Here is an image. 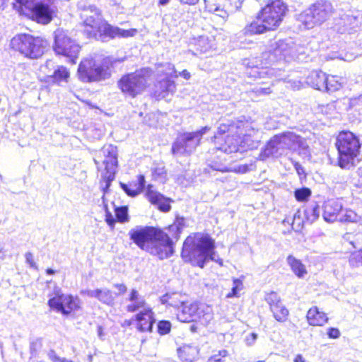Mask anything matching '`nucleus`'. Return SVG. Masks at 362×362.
Returning a JSON list of instances; mask_svg holds the SVG:
<instances>
[{"mask_svg":"<svg viewBox=\"0 0 362 362\" xmlns=\"http://www.w3.org/2000/svg\"><path fill=\"white\" fill-rule=\"evenodd\" d=\"M129 236L140 249L163 259L173 252V242L169 235L159 228L137 226L129 231Z\"/></svg>","mask_w":362,"mask_h":362,"instance_id":"1","label":"nucleus"},{"mask_svg":"<svg viewBox=\"0 0 362 362\" xmlns=\"http://www.w3.org/2000/svg\"><path fill=\"white\" fill-rule=\"evenodd\" d=\"M181 257L185 262L204 268L209 260L223 264L221 259H216L215 242L209 234L194 233L185 240Z\"/></svg>","mask_w":362,"mask_h":362,"instance_id":"2","label":"nucleus"},{"mask_svg":"<svg viewBox=\"0 0 362 362\" xmlns=\"http://www.w3.org/2000/svg\"><path fill=\"white\" fill-rule=\"evenodd\" d=\"M287 11L282 0H270L257 13V21L245 27L244 34L252 35L276 30L282 23Z\"/></svg>","mask_w":362,"mask_h":362,"instance_id":"3","label":"nucleus"},{"mask_svg":"<svg viewBox=\"0 0 362 362\" xmlns=\"http://www.w3.org/2000/svg\"><path fill=\"white\" fill-rule=\"evenodd\" d=\"M338 165L342 169H349L359 153L361 144L358 137L349 131L341 132L337 137Z\"/></svg>","mask_w":362,"mask_h":362,"instance_id":"4","label":"nucleus"},{"mask_svg":"<svg viewBox=\"0 0 362 362\" xmlns=\"http://www.w3.org/2000/svg\"><path fill=\"white\" fill-rule=\"evenodd\" d=\"M13 49L18 51L29 59H38L42 57L47 47V42L40 37L29 34H20L11 41Z\"/></svg>","mask_w":362,"mask_h":362,"instance_id":"5","label":"nucleus"},{"mask_svg":"<svg viewBox=\"0 0 362 362\" xmlns=\"http://www.w3.org/2000/svg\"><path fill=\"white\" fill-rule=\"evenodd\" d=\"M298 136L291 132L274 135L261 150L259 159L265 160L270 157L277 158L282 155L286 149L293 151Z\"/></svg>","mask_w":362,"mask_h":362,"instance_id":"6","label":"nucleus"},{"mask_svg":"<svg viewBox=\"0 0 362 362\" xmlns=\"http://www.w3.org/2000/svg\"><path fill=\"white\" fill-rule=\"evenodd\" d=\"M150 74L151 70L148 68L125 74L118 81V88L126 96L134 98L146 88Z\"/></svg>","mask_w":362,"mask_h":362,"instance_id":"7","label":"nucleus"},{"mask_svg":"<svg viewBox=\"0 0 362 362\" xmlns=\"http://www.w3.org/2000/svg\"><path fill=\"white\" fill-rule=\"evenodd\" d=\"M334 13L330 1L318 0L299 16V21L305 28L310 29L327 21Z\"/></svg>","mask_w":362,"mask_h":362,"instance_id":"8","label":"nucleus"},{"mask_svg":"<svg viewBox=\"0 0 362 362\" xmlns=\"http://www.w3.org/2000/svg\"><path fill=\"white\" fill-rule=\"evenodd\" d=\"M209 130L210 127L205 126L196 132L180 134L172 144V154L176 157L190 155L199 145L203 135Z\"/></svg>","mask_w":362,"mask_h":362,"instance_id":"9","label":"nucleus"},{"mask_svg":"<svg viewBox=\"0 0 362 362\" xmlns=\"http://www.w3.org/2000/svg\"><path fill=\"white\" fill-rule=\"evenodd\" d=\"M21 7L30 11L33 20L39 23L47 24L52 20L54 13V0H15Z\"/></svg>","mask_w":362,"mask_h":362,"instance_id":"10","label":"nucleus"},{"mask_svg":"<svg viewBox=\"0 0 362 362\" xmlns=\"http://www.w3.org/2000/svg\"><path fill=\"white\" fill-rule=\"evenodd\" d=\"M78 78L85 83L100 81L110 76L107 67L90 57L83 59L78 68Z\"/></svg>","mask_w":362,"mask_h":362,"instance_id":"11","label":"nucleus"},{"mask_svg":"<svg viewBox=\"0 0 362 362\" xmlns=\"http://www.w3.org/2000/svg\"><path fill=\"white\" fill-rule=\"evenodd\" d=\"M101 153L105 157L103 163L105 165V172L103 174L100 182V188L103 192L102 199L103 202L105 203V194L108 192L111 183L115 178L117 167V147L112 145L104 146Z\"/></svg>","mask_w":362,"mask_h":362,"instance_id":"12","label":"nucleus"},{"mask_svg":"<svg viewBox=\"0 0 362 362\" xmlns=\"http://www.w3.org/2000/svg\"><path fill=\"white\" fill-rule=\"evenodd\" d=\"M53 49L57 55L64 56L67 58L69 62L76 64L81 47L67 35L66 31L57 29L54 32Z\"/></svg>","mask_w":362,"mask_h":362,"instance_id":"13","label":"nucleus"},{"mask_svg":"<svg viewBox=\"0 0 362 362\" xmlns=\"http://www.w3.org/2000/svg\"><path fill=\"white\" fill-rule=\"evenodd\" d=\"M81 300L78 296L64 295L60 289H56L54 296L48 300L49 306L63 315H69L81 308Z\"/></svg>","mask_w":362,"mask_h":362,"instance_id":"14","label":"nucleus"},{"mask_svg":"<svg viewBox=\"0 0 362 362\" xmlns=\"http://www.w3.org/2000/svg\"><path fill=\"white\" fill-rule=\"evenodd\" d=\"M271 54L276 59L290 62L298 57V52L301 48L292 39L279 40L270 45Z\"/></svg>","mask_w":362,"mask_h":362,"instance_id":"15","label":"nucleus"},{"mask_svg":"<svg viewBox=\"0 0 362 362\" xmlns=\"http://www.w3.org/2000/svg\"><path fill=\"white\" fill-rule=\"evenodd\" d=\"M83 33L87 37H97V30L103 21L100 11L94 5H89L81 13Z\"/></svg>","mask_w":362,"mask_h":362,"instance_id":"16","label":"nucleus"},{"mask_svg":"<svg viewBox=\"0 0 362 362\" xmlns=\"http://www.w3.org/2000/svg\"><path fill=\"white\" fill-rule=\"evenodd\" d=\"M136 29L124 30L109 24L104 19L100 23L97 30V37H93L103 42L107 41L109 39H113L116 37H128L136 35Z\"/></svg>","mask_w":362,"mask_h":362,"instance_id":"17","label":"nucleus"},{"mask_svg":"<svg viewBox=\"0 0 362 362\" xmlns=\"http://www.w3.org/2000/svg\"><path fill=\"white\" fill-rule=\"evenodd\" d=\"M129 300L131 303L127 305V310L132 313L139 312L135 317H144L145 315L153 317L151 308L146 303L144 298L139 294L136 290L131 291Z\"/></svg>","mask_w":362,"mask_h":362,"instance_id":"18","label":"nucleus"},{"mask_svg":"<svg viewBox=\"0 0 362 362\" xmlns=\"http://www.w3.org/2000/svg\"><path fill=\"white\" fill-rule=\"evenodd\" d=\"M338 19L334 18L336 23L344 28V31L358 28L362 22V14L358 11H341L338 13Z\"/></svg>","mask_w":362,"mask_h":362,"instance_id":"19","label":"nucleus"},{"mask_svg":"<svg viewBox=\"0 0 362 362\" xmlns=\"http://www.w3.org/2000/svg\"><path fill=\"white\" fill-rule=\"evenodd\" d=\"M243 135L242 131L240 130L233 134H227L224 143L217 146V148L226 153L244 151V146L243 145L244 141L242 139Z\"/></svg>","mask_w":362,"mask_h":362,"instance_id":"20","label":"nucleus"},{"mask_svg":"<svg viewBox=\"0 0 362 362\" xmlns=\"http://www.w3.org/2000/svg\"><path fill=\"white\" fill-rule=\"evenodd\" d=\"M343 206L339 199H329L324 203L323 218L327 222H334L339 220V216Z\"/></svg>","mask_w":362,"mask_h":362,"instance_id":"21","label":"nucleus"},{"mask_svg":"<svg viewBox=\"0 0 362 362\" xmlns=\"http://www.w3.org/2000/svg\"><path fill=\"white\" fill-rule=\"evenodd\" d=\"M148 200L153 205L158 206L163 212H168L170 210V199L164 197L162 194L152 189V186L148 185L146 193Z\"/></svg>","mask_w":362,"mask_h":362,"instance_id":"22","label":"nucleus"},{"mask_svg":"<svg viewBox=\"0 0 362 362\" xmlns=\"http://www.w3.org/2000/svg\"><path fill=\"white\" fill-rule=\"evenodd\" d=\"M145 184V177L143 175H139L136 181H132L127 184L119 182L120 187L122 190L127 195L131 197H135L139 194L144 190Z\"/></svg>","mask_w":362,"mask_h":362,"instance_id":"23","label":"nucleus"},{"mask_svg":"<svg viewBox=\"0 0 362 362\" xmlns=\"http://www.w3.org/2000/svg\"><path fill=\"white\" fill-rule=\"evenodd\" d=\"M266 301L270 305V309L273 313V317H286L288 315V310L283 305L279 296L276 292H271L265 298Z\"/></svg>","mask_w":362,"mask_h":362,"instance_id":"24","label":"nucleus"},{"mask_svg":"<svg viewBox=\"0 0 362 362\" xmlns=\"http://www.w3.org/2000/svg\"><path fill=\"white\" fill-rule=\"evenodd\" d=\"M81 293L90 298H95L107 305H110L114 301L112 293L107 288H98L95 290L86 289L82 291Z\"/></svg>","mask_w":362,"mask_h":362,"instance_id":"25","label":"nucleus"},{"mask_svg":"<svg viewBox=\"0 0 362 362\" xmlns=\"http://www.w3.org/2000/svg\"><path fill=\"white\" fill-rule=\"evenodd\" d=\"M205 305L202 303H192L188 304L184 303L181 308L182 315H189V317H204L207 313H204Z\"/></svg>","mask_w":362,"mask_h":362,"instance_id":"26","label":"nucleus"},{"mask_svg":"<svg viewBox=\"0 0 362 362\" xmlns=\"http://www.w3.org/2000/svg\"><path fill=\"white\" fill-rule=\"evenodd\" d=\"M326 74L322 71H313L306 77V83L311 87L322 90L325 81Z\"/></svg>","mask_w":362,"mask_h":362,"instance_id":"27","label":"nucleus"},{"mask_svg":"<svg viewBox=\"0 0 362 362\" xmlns=\"http://www.w3.org/2000/svg\"><path fill=\"white\" fill-rule=\"evenodd\" d=\"M49 81L53 83L60 84L62 82L66 83L69 78L68 69L63 66H58L52 73L47 72Z\"/></svg>","mask_w":362,"mask_h":362,"instance_id":"28","label":"nucleus"},{"mask_svg":"<svg viewBox=\"0 0 362 362\" xmlns=\"http://www.w3.org/2000/svg\"><path fill=\"white\" fill-rule=\"evenodd\" d=\"M286 262L292 272L298 278L303 279L307 274L308 272L306 267L300 259L290 255L287 257Z\"/></svg>","mask_w":362,"mask_h":362,"instance_id":"29","label":"nucleus"},{"mask_svg":"<svg viewBox=\"0 0 362 362\" xmlns=\"http://www.w3.org/2000/svg\"><path fill=\"white\" fill-rule=\"evenodd\" d=\"M302 211L306 223L311 224L319 218L320 208L316 202H313L306 205Z\"/></svg>","mask_w":362,"mask_h":362,"instance_id":"30","label":"nucleus"},{"mask_svg":"<svg viewBox=\"0 0 362 362\" xmlns=\"http://www.w3.org/2000/svg\"><path fill=\"white\" fill-rule=\"evenodd\" d=\"M181 298L182 296L179 293H167L160 297V300L162 304H166L168 305L181 309L182 304L185 303Z\"/></svg>","mask_w":362,"mask_h":362,"instance_id":"31","label":"nucleus"},{"mask_svg":"<svg viewBox=\"0 0 362 362\" xmlns=\"http://www.w3.org/2000/svg\"><path fill=\"white\" fill-rule=\"evenodd\" d=\"M178 356L183 362H192L198 354L196 346L184 345L177 350Z\"/></svg>","mask_w":362,"mask_h":362,"instance_id":"32","label":"nucleus"},{"mask_svg":"<svg viewBox=\"0 0 362 362\" xmlns=\"http://www.w3.org/2000/svg\"><path fill=\"white\" fill-rule=\"evenodd\" d=\"M242 125V123H239V124L237 125L235 124H221L218 128L217 134L214 135L212 139H214V142L216 144L218 142L217 140L221 139V136L225 133H228V134H233L236 131L239 130Z\"/></svg>","mask_w":362,"mask_h":362,"instance_id":"33","label":"nucleus"},{"mask_svg":"<svg viewBox=\"0 0 362 362\" xmlns=\"http://www.w3.org/2000/svg\"><path fill=\"white\" fill-rule=\"evenodd\" d=\"M340 80H341V78L339 79L337 76H327L326 75L325 84L322 88V90L326 91L327 93H333L339 90L342 83Z\"/></svg>","mask_w":362,"mask_h":362,"instance_id":"34","label":"nucleus"},{"mask_svg":"<svg viewBox=\"0 0 362 362\" xmlns=\"http://www.w3.org/2000/svg\"><path fill=\"white\" fill-rule=\"evenodd\" d=\"M158 88L162 97L165 98L167 94L175 92V83L171 79L166 78L158 82Z\"/></svg>","mask_w":362,"mask_h":362,"instance_id":"35","label":"nucleus"},{"mask_svg":"<svg viewBox=\"0 0 362 362\" xmlns=\"http://www.w3.org/2000/svg\"><path fill=\"white\" fill-rule=\"evenodd\" d=\"M361 220V216L351 209H342L339 216L340 222L357 223Z\"/></svg>","mask_w":362,"mask_h":362,"instance_id":"36","label":"nucleus"},{"mask_svg":"<svg viewBox=\"0 0 362 362\" xmlns=\"http://www.w3.org/2000/svg\"><path fill=\"white\" fill-rule=\"evenodd\" d=\"M154 322L155 318H136V328L141 332H151Z\"/></svg>","mask_w":362,"mask_h":362,"instance_id":"37","label":"nucleus"},{"mask_svg":"<svg viewBox=\"0 0 362 362\" xmlns=\"http://www.w3.org/2000/svg\"><path fill=\"white\" fill-rule=\"evenodd\" d=\"M303 214L302 209H298L293 216L292 228L295 231H300L306 222Z\"/></svg>","mask_w":362,"mask_h":362,"instance_id":"38","label":"nucleus"},{"mask_svg":"<svg viewBox=\"0 0 362 362\" xmlns=\"http://www.w3.org/2000/svg\"><path fill=\"white\" fill-rule=\"evenodd\" d=\"M295 144V149L293 151L298 152L299 155L303 156H307L309 154V146L304 138L298 136Z\"/></svg>","mask_w":362,"mask_h":362,"instance_id":"39","label":"nucleus"},{"mask_svg":"<svg viewBox=\"0 0 362 362\" xmlns=\"http://www.w3.org/2000/svg\"><path fill=\"white\" fill-rule=\"evenodd\" d=\"M218 4H222L223 7L228 8L230 12L238 11L241 8L244 0H215Z\"/></svg>","mask_w":362,"mask_h":362,"instance_id":"40","label":"nucleus"},{"mask_svg":"<svg viewBox=\"0 0 362 362\" xmlns=\"http://www.w3.org/2000/svg\"><path fill=\"white\" fill-rule=\"evenodd\" d=\"M186 227V221L183 217H177L174 223L169 227L170 231H175V237L177 239L179 238L180 234L184 228Z\"/></svg>","mask_w":362,"mask_h":362,"instance_id":"41","label":"nucleus"},{"mask_svg":"<svg viewBox=\"0 0 362 362\" xmlns=\"http://www.w3.org/2000/svg\"><path fill=\"white\" fill-rule=\"evenodd\" d=\"M115 212L118 222L124 223L129 221L128 207L127 206L115 207Z\"/></svg>","mask_w":362,"mask_h":362,"instance_id":"42","label":"nucleus"},{"mask_svg":"<svg viewBox=\"0 0 362 362\" xmlns=\"http://www.w3.org/2000/svg\"><path fill=\"white\" fill-rule=\"evenodd\" d=\"M311 195V190L308 187H301L294 191V196L297 201L305 202L308 199Z\"/></svg>","mask_w":362,"mask_h":362,"instance_id":"43","label":"nucleus"},{"mask_svg":"<svg viewBox=\"0 0 362 362\" xmlns=\"http://www.w3.org/2000/svg\"><path fill=\"white\" fill-rule=\"evenodd\" d=\"M195 46L197 47V52L199 53L206 52L210 47L208 39L204 36H200L195 40Z\"/></svg>","mask_w":362,"mask_h":362,"instance_id":"44","label":"nucleus"},{"mask_svg":"<svg viewBox=\"0 0 362 362\" xmlns=\"http://www.w3.org/2000/svg\"><path fill=\"white\" fill-rule=\"evenodd\" d=\"M243 288V285L242 281L238 279H234L233 286L231 291L226 295V298H230L233 297H238L239 291H241Z\"/></svg>","mask_w":362,"mask_h":362,"instance_id":"45","label":"nucleus"},{"mask_svg":"<svg viewBox=\"0 0 362 362\" xmlns=\"http://www.w3.org/2000/svg\"><path fill=\"white\" fill-rule=\"evenodd\" d=\"M228 356V351L226 349H222L210 356L206 362H224L225 358Z\"/></svg>","mask_w":362,"mask_h":362,"instance_id":"46","label":"nucleus"},{"mask_svg":"<svg viewBox=\"0 0 362 362\" xmlns=\"http://www.w3.org/2000/svg\"><path fill=\"white\" fill-rule=\"evenodd\" d=\"M168 69L169 71H172V72L168 73L167 74L171 77H177L178 76H182L184 78L188 80L189 79L191 75L190 73L188 72L187 70H183L182 71L180 72L177 75L176 74V70L175 69V66L171 64H167Z\"/></svg>","mask_w":362,"mask_h":362,"instance_id":"47","label":"nucleus"},{"mask_svg":"<svg viewBox=\"0 0 362 362\" xmlns=\"http://www.w3.org/2000/svg\"><path fill=\"white\" fill-rule=\"evenodd\" d=\"M152 173L154 179L163 180L165 178L166 172L164 166L160 165L153 168Z\"/></svg>","mask_w":362,"mask_h":362,"instance_id":"48","label":"nucleus"},{"mask_svg":"<svg viewBox=\"0 0 362 362\" xmlns=\"http://www.w3.org/2000/svg\"><path fill=\"white\" fill-rule=\"evenodd\" d=\"M171 324L169 321H160L158 324V332L160 334H168L170 331Z\"/></svg>","mask_w":362,"mask_h":362,"instance_id":"49","label":"nucleus"},{"mask_svg":"<svg viewBox=\"0 0 362 362\" xmlns=\"http://www.w3.org/2000/svg\"><path fill=\"white\" fill-rule=\"evenodd\" d=\"M349 264L354 267L362 265V258L358 251L353 252L349 257Z\"/></svg>","mask_w":362,"mask_h":362,"instance_id":"50","label":"nucleus"},{"mask_svg":"<svg viewBox=\"0 0 362 362\" xmlns=\"http://www.w3.org/2000/svg\"><path fill=\"white\" fill-rule=\"evenodd\" d=\"M47 356L52 362H74L71 360L59 356L54 350H50Z\"/></svg>","mask_w":362,"mask_h":362,"instance_id":"51","label":"nucleus"},{"mask_svg":"<svg viewBox=\"0 0 362 362\" xmlns=\"http://www.w3.org/2000/svg\"><path fill=\"white\" fill-rule=\"evenodd\" d=\"M271 92L270 88L255 87L250 91V94H255L257 96L266 95Z\"/></svg>","mask_w":362,"mask_h":362,"instance_id":"52","label":"nucleus"},{"mask_svg":"<svg viewBox=\"0 0 362 362\" xmlns=\"http://www.w3.org/2000/svg\"><path fill=\"white\" fill-rule=\"evenodd\" d=\"M103 204L105 210V221L108 224V226L113 228L115 224V219L112 215V214L109 211L107 204L105 203Z\"/></svg>","mask_w":362,"mask_h":362,"instance_id":"53","label":"nucleus"},{"mask_svg":"<svg viewBox=\"0 0 362 362\" xmlns=\"http://www.w3.org/2000/svg\"><path fill=\"white\" fill-rule=\"evenodd\" d=\"M327 334L330 339H338L341 336V332L337 328L329 327L327 329Z\"/></svg>","mask_w":362,"mask_h":362,"instance_id":"54","label":"nucleus"},{"mask_svg":"<svg viewBox=\"0 0 362 362\" xmlns=\"http://www.w3.org/2000/svg\"><path fill=\"white\" fill-rule=\"evenodd\" d=\"M25 257L26 262L30 265V267L37 269V265L34 261L33 255L31 252H26L25 255Z\"/></svg>","mask_w":362,"mask_h":362,"instance_id":"55","label":"nucleus"},{"mask_svg":"<svg viewBox=\"0 0 362 362\" xmlns=\"http://www.w3.org/2000/svg\"><path fill=\"white\" fill-rule=\"evenodd\" d=\"M221 6H222V4H218V6H216V7L214 9V11L216 12L217 13L216 14L218 16L224 18L227 16V13L225 11H223V9H221L220 8Z\"/></svg>","mask_w":362,"mask_h":362,"instance_id":"56","label":"nucleus"},{"mask_svg":"<svg viewBox=\"0 0 362 362\" xmlns=\"http://www.w3.org/2000/svg\"><path fill=\"white\" fill-rule=\"evenodd\" d=\"M318 308L315 306L311 308L308 311L306 317H316L317 315H320Z\"/></svg>","mask_w":362,"mask_h":362,"instance_id":"57","label":"nucleus"},{"mask_svg":"<svg viewBox=\"0 0 362 362\" xmlns=\"http://www.w3.org/2000/svg\"><path fill=\"white\" fill-rule=\"evenodd\" d=\"M248 170L249 166L247 165H240L235 168V171L239 173H245Z\"/></svg>","mask_w":362,"mask_h":362,"instance_id":"58","label":"nucleus"},{"mask_svg":"<svg viewBox=\"0 0 362 362\" xmlns=\"http://www.w3.org/2000/svg\"><path fill=\"white\" fill-rule=\"evenodd\" d=\"M209 165L214 170L217 171H224L225 167L218 163H211L209 164Z\"/></svg>","mask_w":362,"mask_h":362,"instance_id":"59","label":"nucleus"},{"mask_svg":"<svg viewBox=\"0 0 362 362\" xmlns=\"http://www.w3.org/2000/svg\"><path fill=\"white\" fill-rule=\"evenodd\" d=\"M294 168L298 175H303L305 173L303 167L298 163H294Z\"/></svg>","mask_w":362,"mask_h":362,"instance_id":"60","label":"nucleus"},{"mask_svg":"<svg viewBox=\"0 0 362 362\" xmlns=\"http://www.w3.org/2000/svg\"><path fill=\"white\" fill-rule=\"evenodd\" d=\"M115 286L118 290V294L124 293L127 291V287L124 284H116L115 285Z\"/></svg>","mask_w":362,"mask_h":362,"instance_id":"61","label":"nucleus"},{"mask_svg":"<svg viewBox=\"0 0 362 362\" xmlns=\"http://www.w3.org/2000/svg\"><path fill=\"white\" fill-rule=\"evenodd\" d=\"M257 337V334H255V333L251 334V337H247L246 339L247 344L249 345L252 344L255 342V341L256 340Z\"/></svg>","mask_w":362,"mask_h":362,"instance_id":"62","label":"nucleus"},{"mask_svg":"<svg viewBox=\"0 0 362 362\" xmlns=\"http://www.w3.org/2000/svg\"><path fill=\"white\" fill-rule=\"evenodd\" d=\"M308 323L310 325H321L319 322V318H307Z\"/></svg>","mask_w":362,"mask_h":362,"instance_id":"63","label":"nucleus"},{"mask_svg":"<svg viewBox=\"0 0 362 362\" xmlns=\"http://www.w3.org/2000/svg\"><path fill=\"white\" fill-rule=\"evenodd\" d=\"M182 4L188 5H195L199 2V0H180Z\"/></svg>","mask_w":362,"mask_h":362,"instance_id":"64","label":"nucleus"}]
</instances>
